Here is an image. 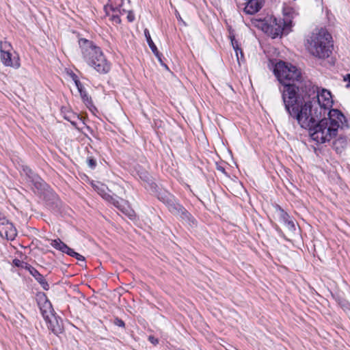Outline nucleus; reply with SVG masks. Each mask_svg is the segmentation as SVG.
Returning <instances> with one entry per match:
<instances>
[{"label":"nucleus","instance_id":"nucleus-7","mask_svg":"<svg viewBox=\"0 0 350 350\" xmlns=\"http://www.w3.org/2000/svg\"><path fill=\"white\" fill-rule=\"evenodd\" d=\"M107 191H109L108 188L103 184L100 186V189L97 193L105 200L112 203L117 208L128 215L130 218L134 216V211L130 209L128 206H126V204L123 199L119 198L118 199L117 196L114 198L112 195L108 193Z\"/></svg>","mask_w":350,"mask_h":350},{"label":"nucleus","instance_id":"nucleus-27","mask_svg":"<svg viewBox=\"0 0 350 350\" xmlns=\"http://www.w3.org/2000/svg\"><path fill=\"white\" fill-rule=\"evenodd\" d=\"M62 241L59 239H54V240H52L51 241V245L54 247L55 248L56 250H59L60 249V245L62 244Z\"/></svg>","mask_w":350,"mask_h":350},{"label":"nucleus","instance_id":"nucleus-35","mask_svg":"<svg viewBox=\"0 0 350 350\" xmlns=\"http://www.w3.org/2000/svg\"><path fill=\"white\" fill-rule=\"evenodd\" d=\"M175 15H176V18L179 21L182 22L185 25H186L185 22L183 20V18H181V16H180V14L178 13V11H176Z\"/></svg>","mask_w":350,"mask_h":350},{"label":"nucleus","instance_id":"nucleus-2","mask_svg":"<svg viewBox=\"0 0 350 350\" xmlns=\"http://www.w3.org/2000/svg\"><path fill=\"white\" fill-rule=\"evenodd\" d=\"M273 72L280 83V91L285 110L288 113L293 111L296 102L299 100L300 96L305 90L306 81L304 80L301 72L295 66L282 61L278 62L274 67Z\"/></svg>","mask_w":350,"mask_h":350},{"label":"nucleus","instance_id":"nucleus-20","mask_svg":"<svg viewBox=\"0 0 350 350\" xmlns=\"http://www.w3.org/2000/svg\"><path fill=\"white\" fill-rule=\"evenodd\" d=\"M275 211L279 217V221L284 224L290 219L288 214L279 205L275 206Z\"/></svg>","mask_w":350,"mask_h":350},{"label":"nucleus","instance_id":"nucleus-19","mask_svg":"<svg viewBox=\"0 0 350 350\" xmlns=\"http://www.w3.org/2000/svg\"><path fill=\"white\" fill-rule=\"evenodd\" d=\"M144 36L146 37V41L148 42L149 47L150 48L151 51L154 54V55L158 58L159 61L161 63H162V59H161L162 54L160 53L159 51H158L156 45L154 44V43L153 42V41L151 38L149 31L147 29H144Z\"/></svg>","mask_w":350,"mask_h":350},{"label":"nucleus","instance_id":"nucleus-8","mask_svg":"<svg viewBox=\"0 0 350 350\" xmlns=\"http://www.w3.org/2000/svg\"><path fill=\"white\" fill-rule=\"evenodd\" d=\"M12 46L11 44L5 40L0 42V58L3 64L5 66L18 68L20 67L19 59L12 58L11 51Z\"/></svg>","mask_w":350,"mask_h":350},{"label":"nucleus","instance_id":"nucleus-5","mask_svg":"<svg viewBox=\"0 0 350 350\" xmlns=\"http://www.w3.org/2000/svg\"><path fill=\"white\" fill-rule=\"evenodd\" d=\"M312 122H310L309 126H304L303 124L297 123L301 128L309 131L312 139L318 143H325L330 141L334 137L336 136V130L329 126L328 120L323 116L317 118Z\"/></svg>","mask_w":350,"mask_h":350},{"label":"nucleus","instance_id":"nucleus-10","mask_svg":"<svg viewBox=\"0 0 350 350\" xmlns=\"http://www.w3.org/2000/svg\"><path fill=\"white\" fill-rule=\"evenodd\" d=\"M169 211L174 215L179 216L190 226H196V221L193 216L179 203L169 202Z\"/></svg>","mask_w":350,"mask_h":350},{"label":"nucleus","instance_id":"nucleus-18","mask_svg":"<svg viewBox=\"0 0 350 350\" xmlns=\"http://www.w3.org/2000/svg\"><path fill=\"white\" fill-rule=\"evenodd\" d=\"M349 144V140L346 137H340L333 142L332 147L338 154L342 152Z\"/></svg>","mask_w":350,"mask_h":350},{"label":"nucleus","instance_id":"nucleus-14","mask_svg":"<svg viewBox=\"0 0 350 350\" xmlns=\"http://www.w3.org/2000/svg\"><path fill=\"white\" fill-rule=\"evenodd\" d=\"M265 0H248L243 9L247 14H254L258 12L263 6Z\"/></svg>","mask_w":350,"mask_h":350},{"label":"nucleus","instance_id":"nucleus-34","mask_svg":"<svg viewBox=\"0 0 350 350\" xmlns=\"http://www.w3.org/2000/svg\"><path fill=\"white\" fill-rule=\"evenodd\" d=\"M344 81H347V87L349 88L350 87V74H347L345 77H344Z\"/></svg>","mask_w":350,"mask_h":350},{"label":"nucleus","instance_id":"nucleus-15","mask_svg":"<svg viewBox=\"0 0 350 350\" xmlns=\"http://www.w3.org/2000/svg\"><path fill=\"white\" fill-rule=\"evenodd\" d=\"M17 235V231L13 224L8 221L0 228V236L8 240H14Z\"/></svg>","mask_w":350,"mask_h":350},{"label":"nucleus","instance_id":"nucleus-17","mask_svg":"<svg viewBox=\"0 0 350 350\" xmlns=\"http://www.w3.org/2000/svg\"><path fill=\"white\" fill-rule=\"evenodd\" d=\"M27 267L29 273L41 285L42 288L45 291H48L49 289V284L44 279V276L33 267L28 266Z\"/></svg>","mask_w":350,"mask_h":350},{"label":"nucleus","instance_id":"nucleus-37","mask_svg":"<svg viewBox=\"0 0 350 350\" xmlns=\"http://www.w3.org/2000/svg\"><path fill=\"white\" fill-rule=\"evenodd\" d=\"M148 179H149L148 174H146L144 175V180H145L146 181H148Z\"/></svg>","mask_w":350,"mask_h":350},{"label":"nucleus","instance_id":"nucleus-12","mask_svg":"<svg viewBox=\"0 0 350 350\" xmlns=\"http://www.w3.org/2000/svg\"><path fill=\"white\" fill-rule=\"evenodd\" d=\"M44 319L48 329L51 330L55 335L62 333L64 330L62 321L60 318L55 316V314L49 316V318H44Z\"/></svg>","mask_w":350,"mask_h":350},{"label":"nucleus","instance_id":"nucleus-6","mask_svg":"<svg viewBox=\"0 0 350 350\" xmlns=\"http://www.w3.org/2000/svg\"><path fill=\"white\" fill-rule=\"evenodd\" d=\"M291 21L288 18H274L269 24H265L263 29L272 38L288 33L291 31Z\"/></svg>","mask_w":350,"mask_h":350},{"label":"nucleus","instance_id":"nucleus-21","mask_svg":"<svg viewBox=\"0 0 350 350\" xmlns=\"http://www.w3.org/2000/svg\"><path fill=\"white\" fill-rule=\"evenodd\" d=\"M229 37H230V39L231 41L232 46L236 53L237 61L239 62L240 58L239 57V53H240L241 57H243V53L242 49L240 48L239 42L235 39V37L234 35L230 34Z\"/></svg>","mask_w":350,"mask_h":350},{"label":"nucleus","instance_id":"nucleus-13","mask_svg":"<svg viewBox=\"0 0 350 350\" xmlns=\"http://www.w3.org/2000/svg\"><path fill=\"white\" fill-rule=\"evenodd\" d=\"M72 79L75 81V83L77 88L78 91L80 93V96L85 105L90 109L91 107H94L92 98L88 95L83 84L80 82V81L78 79L77 77L75 75H74V76L72 77Z\"/></svg>","mask_w":350,"mask_h":350},{"label":"nucleus","instance_id":"nucleus-9","mask_svg":"<svg viewBox=\"0 0 350 350\" xmlns=\"http://www.w3.org/2000/svg\"><path fill=\"white\" fill-rule=\"evenodd\" d=\"M328 118V123L332 128L336 130L338 133V130L339 128L343 129L345 127H348L347 120L343 113L338 109H329L327 112Z\"/></svg>","mask_w":350,"mask_h":350},{"label":"nucleus","instance_id":"nucleus-31","mask_svg":"<svg viewBox=\"0 0 350 350\" xmlns=\"http://www.w3.org/2000/svg\"><path fill=\"white\" fill-rule=\"evenodd\" d=\"M114 323L115 325H116L118 327H124V325H125V323L124 322L120 319H118V318H116L115 320H114Z\"/></svg>","mask_w":350,"mask_h":350},{"label":"nucleus","instance_id":"nucleus-33","mask_svg":"<svg viewBox=\"0 0 350 350\" xmlns=\"http://www.w3.org/2000/svg\"><path fill=\"white\" fill-rule=\"evenodd\" d=\"M148 340L154 345H157L159 343V340L153 336H149Z\"/></svg>","mask_w":350,"mask_h":350},{"label":"nucleus","instance_id":"nucleus-24","mask_svg":"<svg viewBox=\"0 0 350 350\" xmlns=\"http://www.w3.org/2000/svg\"><path fill=\"white\" fill-rule=\"evenodd\" d=\"M13 265L17 267L24 268L28 270V266H31L30 265L25 262L19 259L15 258L13 260Z\"/></svg>","mask_w":350,"mask_h":350},{"label":"nucleus","instance_id":"nucleus-4","mask_svg":"<svg viewBox=\"0 0 350 350\" xmlns=\"http://www.w3.org/2000/svg\"><path fill=\"white\" fill-rule=\"evenodd\" d=\"M306 47L313 56L325 59L332 52V37L325 29H315L306 39Z\"/></svg>","mask_w":350,"mask_h":350},{"label":"nucleus","instance_id":"nucleus-26","mask_svg":"<svg viewBox=\"0 0 350 350\" xmlns=\"http://www.w3.org/2000/svg\"><path fill=\"white\" fill-rule=\"evenodd\" d=\"M87 164L91 169H94L96 166V161L92 157L87 158Z\"/></svg>","mask_w":350,"mask_h":350},{"label":"nucleus","instance_id":"nucleus-23","mask_svg":"<svg viewBox=\"0 0 350 350\" xmlns=\"http://www.w3.org/2000/svg\"><path fill=\"white\" fill-rule=\"evenodd\" d=\"M67 254L72 257L75 258L79 261H81L82 262H85L84 256H83L82 255L79 254V253L75 252L74 250H72V248L70 249V251L68 252V253Z\"/></svg>","mask_w":350,"mask_h":350},{"label":"nucleus","instance_id":"nucleus-25","mask_svg":"<svg viewBox=\"0 0 350 350\" xmlns=\"http://www.w3.org/2000/svg\"><path fill=\"white\" fill-rule=\"evenodd\" d=\"M284 225L286 226L288 230L291 232H294L296 230L295 221L292 219H289L287 222L284 224Z\"/></svg>","mask_w":350,"mask_h":350},{"label":"nucleus","instance_id":"nucleus-29","mask_svg":"<svg viewBox=\"0 0 350 350\" xmlns=\"http://www.w3.org/2000/svg\"><path fill=\"white\" fill-rule=\"evenodd\" d=\"M60 249H59V251H61L63 253H66V254H68V252L70 251V247H69L66 243H64V242L62 243V245H60Z\"/></svg>","mask_w":350,"mask_h":350},{"label":"nucleus","instance_id":"nucleus-32","mask_svg":"<svg viewBox=\"0 0 350 350\" xmlns=\"http://www.w3.org/2000/svg\"><path fill=\"white\" fill-rule=\"evenodd\" d=\"M129 22H133L135 20V15L132 11H129L126 16Z\"/></svg>","mask_w":350,"mask_h":350},{"label":"nucleus","instance_id":"nucleus-28","mask_svg":"<svg viewBox=\"0 0 350 350\" xmlns=\"http://www.w3.org/2000/svg\"><path fill=\"white\" fill-rule=\"evenodd\" d=\"M113 14H112L111 16V20L113 22H115L116 23H121V19L119 16V15L118 14V12H113Z\"/></svg>","mask_w":350,"mask_h":350},{"label":"nucleus","instance_id":"nucleus-11","mask_svg":"<svg viewBox=\"0 0 350 350\" xmlns=\"http://www.w3.org/2000/svg\"><path fill=\"white\" fill-rule=\"evenodd\" d=\"M36 299L43 318H49V316L54 314L52 305L44 293H37Z\"/></svg>","mask_w":350,"mask_h":350},{"label":"nucleus","instance_id":"nucleus-1","mask_svg":"<svg viewBox=\"0 0 350 350\" xmlns=\"http://www.w3.org/2000/svg\"><path fill=\"white\" fill-rule=\"evenodd\" d=\"M299 99L293 111H291L288 115L305 127L309 126L312 120L325 116L333 104L331 92L323 89L319 93L318 87L311 81H306L305 90Z\"/></svg>","mask_w":350,"mask_h":350},{"label":"nucleus","instance_id":"nucleus-36","mask_svg":"<svg viewBox=\"0 0 350 350\" xmlns=\"http://www.w3.org/2000/svg\"><path fill=\"white\" fill-rule=\"evenodd\" d=\"M100 183H97L96 184H92L93 188L98 192V191L100 189V186L102 185Z\"/></svg>","mask_w":350,"mask_h":350},{"label":"nucleus","instance_id":"nucleus-22","mask_svg":"<svg viewBox=\"0 0 350 350\" xmlns=\"http://www.w3.org/2000/svg\"><path fill=\"white\" fill-rule=\"evenodd\" d=\"M158 199L165 204L169 208V202L176 203V202L167 193H160L157 196Z\"/></svg>","mask_w":350,"mask_h":350},{"label":"nucleus","instance_id":"nucleus-30","mask_svg":"<svg viewBox=\"0 0 350 350\" xmlns=\"http://www.w3.org/2000/svg\"><path fill=\"white\" fill-rule=\"evenodd\" d=\"M8 221H9L1 213H0V228L3 227Z\"/></svg>","mask_w":350,"mask_h":350},{"label":"nucleus","instance_id":"nucleus-16","mask_svg":"<svg viewBox=\"0 0 350 350\" xmlns=\"http://www.w3.org/2000/svg\"><path fill=\"white\" fill-rule=\"evenodd\" d=\"M122 5V0H108V3L105 5L104 10L107 15H109L110 12H119L120 14H123L126 12V10L121 9Z\"/></svg>","mask_w":350,"mask_h":350},{"label":"nucleus","instance_id":"nucleus-3","mask_svg":"<svg viewBox=\"0 0 350 350\" xmlns=\"http://www.w3.org/2000/svg\"><path fill=\"white\" fill-rule=\"evenodd\" d=\"M79 45L83 59L89 66L100 74H107L109 72L110 63L99 46L85 38H80Z\"/></svg>","mask_w":350,"mask_h":350}]
</instances>
